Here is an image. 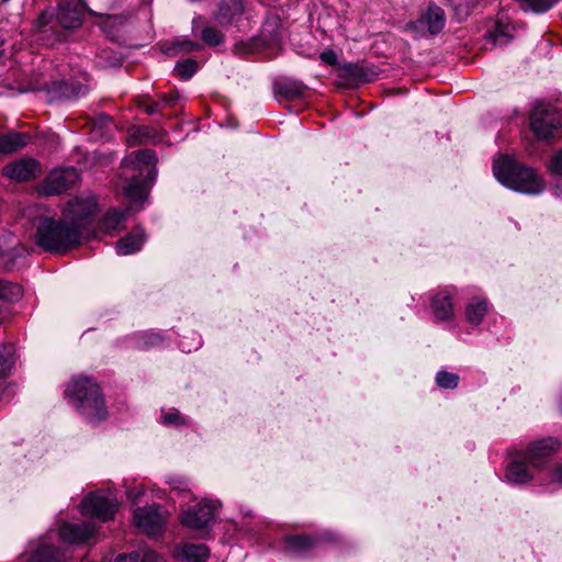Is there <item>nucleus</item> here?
<instances>
[{
    "instance_id": "nucleus-1",
    "label": "nucleus",
    "mask_w": 562,
    "mask_h": 562,
    "mask_svg": "<svg viewBox=\"0 0 562 562\" xmlns=\"http://www.w3.org/2000/svg\"><path fill=\"white\" fill-rule=\"evenodd\" d=\"M95 212L94 196L79 195L71 199L65 206L60 220L40 217L35 243L45 251L65 254L79 245L83 235L89 233Z\"/></svg>"
},
{
    "instance_id": "nucleus-2",
    "label": "nucleus",
    "mask_w": 562,
    "mask_h": 562,
    "mask_svg": "<svg viewBox=\"0 0 562 562\" xmlns=\"http://www.w3.org/2000/svg\"><path fill=\"white\" fill-rule=\"evenodd\" d=\"M156 162V155L149 149L134 151L123 160V173L131 179L124 193L132 203L146 198L149 186L157 177Z\"/></svg>"
},
{
    "instance_id": "nucleus-3",
    "label": "nucleus",
    "mask_w": 562,
    "mask_h": 562,
    "mask_svg": "<svg viewBox=\"0 0 562 562\" xmlns=\"http://www.w3.org/2000/svg\"><path fill=\"white\" fill-rule=\"evenodd\" d=\"M493 173L503 186L524 194L538 195L546 190V180L533 168L509 156L494 160Z\"/></svg>"
},
{
    "instance_id": "nucleus-4",
    "label": "nucleus",
    "mask_w": 562,
    "mask_h": 562,
    "mask_svg": "<svg viewBox=\"0 0 562 562\" xmlns=\"http://www.w3.org/2000/svg\"><path fill=\"white\" fill-rule=\"evenodd\" d=\"M65 397L83 418L105 419L108 411L104 396L95 381L88 376H74L64 391Z\"/></svg>"
},
{
    "instance_id": "nucleus-5",
    "label": "nucleus",
    "mask_w": 562,
    "mask_h": 562,
    "mask_svg": "<svg viewBox=\"0 0 562 562\" xmlns=\"http://www.w3.org/2000/svg\"><path fill=\"white\" fill-rule=\"evenodd\" d=\"M562 114L550 106L537 105L530 115V126L538 138L547 139L561 126Z\"/></svg>"
},
{
    "instance_id": "nucleus-6",
    "label": "nucleus",
    "mask_w": 562,
    "mask_h": 562,
    "mask_svg": "<svg viewBox=\"0 0 562 562\" xmlns=\"http://www.w3.org/2000/svg\"><path fill=\"white\" fill-rule=\"evenodd\" d=\"M135 526L148 536H158L164 531L166 516L160 512L159 505L138 507L134 510Z\"/></svg>"
},
{
    "instance_id": "nucleus-7",
    "label": "nucleus",
    "mask_w": 562,
    "mask_h": 562,
    "mask_svg": "<svg viewBox=\"0 0 562 562\" xmlns=\"http://www.w3.org/2000/svg\"><path fill=\"white\" fill-rule=\"evenodd\" d=\"M81 513L106 521L113 518L117 508V501L111 494H89L80 504Z\"/></svg>"
},
{
    "instance_id": "nucleus-8",
    "label": "nucleus",
    "mask_w": 562,
    "mask_h": 562,
    "mask_svg": "<svg viewBox=\"0 0 562 562\" xmlns=\"http://www.w3.org/2000/svg\"><path fill=\"white\" fill-rule=\"evenodd\" d=\"M79 180V173L74 167L52 170L41 186V192L45 195L59 194Z\"/></svg>"
},
{
    "instance_id": "nucleus-9",
    "label": "nucleus",
    "mask_w": 562,
    "mask_h": 562,
    "mask_svg": "<svg viewBox=\"0 0 562 562\" xmlns=\"http://www.w3.org/2000/svg\"><path fill=\"white\" fill-rule=\"evenodd\" d=\"M215 513L214 505L201 502L193 507L182 509L179 519L182 526L192 530H201L214 520Z\"/></svg>"
},
{
    "instance_id": "nucleus-10",
    "label": "nucleus",
    "mask_w": 562,
    "mask_h": 562,
    "mask_svg": "<svg viewBox=\"0 0 562 562\" xmlns=\"http://www.w3.org/2000/svg\"><path fill=\"white\" fill-rule=\"evenodd\" d=\"M560 441L551 437L533 441L526 451V460L528 464L541 468L560 449Z\"/></svg>"
},
{
    "instance_id": "nucleus-11",
    "label": "nucleus",
    "mask_w": 562,
    "mask_h": 562,
    "mask_svg": "<svg viewBox=\"0 0 562 562\" xmlns=\"http://www.w3.org/2000/svg\"><path fill=\"white\" fill-rule=\"evenodd\" d=\"M53 537V533L42 537L37 548L26 558V562H65L68 559L67 552L54 546Z\"/></svg>"
},
{
    "instance_id": "nucleus-12",
    "label": "nucleus",
    "mask_w": 562,
    "mask_h": 562,
    "mask_svg": "<svg viewBox=\"0 0 562 562\" xmlns=\"http://www.w3.org/2000/svg\"><path fill=\"white\" fill-rule=\"evenodd\" d=\"M2 173L16 182L30 181L38 176L40 165L32 158H21L5 165Z\"/></svg>"
},
{
    "instance_id": "nucleus-13",
    "label": "nucleus",
    "mask_w": 562,
    "mask_h": 562,
    "mask_svg": "<svg viewBox=\"0 0 562 562\" xmlns=\"http://www.w3.org/2000/svg\"><path fill=\"white\" fill-rule=\"evenodd\" d=\"M430 308L437 323H450L454 319V303L451 291H438L431 299Z\"/></svg>"
},
{
    "instance_id": "nucleus-14",
    "label": "nucleus",
    "mask_w": 562,
    "mask_h": 562,
    "mask_svg": "<svg viewBox=\"0 0 562 562\" xmlns=\"http://www.w3.org/2000/svg\"><path fill=\"white\" fill-rule=\"evenodd\" d=\"M95 532L94 524H63L58 531V538L64 542L79 543L92 538Z\"/></svg>"
},
{
    "instance_id": "nucleus-15",
    "label": "nucleus",
    "mask_w": 562,
    "mask_h": 562,
    "mask_svg": "<svg viewBox=\"0 0 562 562\" xmlns=\"http://www.w3.org/2000/svg\"><path fill=\"white\" fill-rule=\"evenodd\" d=\"M57 22L66 30H75L81 25V11L78 4L66 1L58 5L56 13Z\"/></svg>"
},
{
    "instance_id": "nucleus-16",
    "label": "nucleus",
    "mask_w": 562,
    "mask_h": 562,
    "mask_svg": "<svg viewBox=\"0 0 562 562\" xmlns=\"http://www.w3.org/2000/svg\"><path fill=\"white\" fill-rule=\"evenodd\" d=\"M243 13V0H222L215 19L221 25L226 26L237 22Z\"/></svg>"
},
{
    "instance_id": "nucleus-17",
    "label": "nucleus",
    "mask_w": 562,
    "mask_h": 562,
    "mask_svg": "<svg viewBox=\"0 0 562 562\" xmlns=\"http://www.w3.org/2000/svg\"><path fill=\"white\" fill-rule=\"evenodd\" d=\"M490 311V304L483 296H474L464 306L465 319L469 324L477 326L482 324Z\"/></svg>"
},
{
    "instance_id": "nucleus-18",
    "label": "nucleus",
    "mask_w": 562,
    "mask_h": 562,
    "mask_svg": "<svg viewBox=\"0 0 562 562\" xmlns=\"http://www.w3.org/2000/svg\"><path fill=\"white\" fill-rule=\"evenodd\" d=\"M145 234L142 228H135L131 234L116 243V251L121 256H127L138 251L145 243Z\"/></svg>"
},
{
    "instance_id": "nucleus-19",
    "label": "nucleus",
    "mask_w": 562,
    "mask_h": 562,
    "mask_svg": "<svg viewBox=\"0 0 562 562\" xmlns=\"http://www.w3.org/2000/svg\"><path fill=\"white\" fill-rule=\"evenodd\" d=\"M29 140V135L19 132L0 134V155L12 154L23 148Z\"/></svg>"
},
{
    "instance_id": "nucleus-20",
    "label": "nucleus",
    "mask_w": 562,
    "mask_h": 562,
    "mask_svg": "<svg viewBox=\"0 0 562 562\" xmlns=\"http://www.w3.org/2000/svg\"><path fill=\"white\" fill-rule=\"evenodd\" d=\"M177 557L186 562H205L210 557V550L204 544L187 543L177 550Z\"/></svg>"
},
{
    "instance_id": "nucleus-21",
    "label": "nucleus",
    "mask_w": 562,
    "mask_h": 562,
    "mask_svg": "<svg viewBox=\"0 0 562 562\" xmlns=\"http://www.w3.org/2000/svg\"><path fill=\"white\" fill-rule=\"evenodd\" d=\"M423 21L427 24L428 31L432 35L438 34L446 25L445 11L437 4L431 3L428 7L427 13L423 18Z\"/></svg>"
},
{
    "instance_id": "nucleus-22",
    "label": "nucleus",
    "mask_w": 562,
    "mask_h": 562,
    "mask_svg": "<svg viewBox=\"0 0 562 562\" xmlns=\"http://www.w3.org/2000/svg\"><path fill=\"white\" fill-rule=\"evenodd\" d=\"M315 540L308 536H290L284 539V549L293 555H301L313 549Z\"/></svg>"
},
{
    "instance_id": "nucleus-23",
    "label": "nucleus",
    "mask_w": 562,
    "mask_h": 562,
    "mask_svg": "<svg viewBox=\"0 0 562 562\" xmlns=\"http://www.w3.org/2000/svg\"><path fill=\"white\" fill-rule=\"evenodd\" d=\"M126 211H117L111 210L109 211L102 218L101 227L102 229L109 234L114 235L120 232L125 224L126 221Z\"/></svg>"
},
{
    "instance_id": "nucleus-24",
    "label": "nucleus",
    "mask_w": 562,
    "mask_h": 562,
    "mask_svg": "<svg viewBox=\"0 0 562 562\" xmlns=\"http://www.w3.org/2000/svg\"><path fill=\"white\" fill-rule=\"evenodd\" d=\"M22 295H23V291H22L21 285L10 282V281L0 280V300H2L3 302H7V303H12V302L19 301L22 297ZM0 310H1V312H0V323H1L4 317V313H5L3 305L1 303H0Z\"/></svg>"
},
{
    "instance_id": "nucleus-25",
    "label": "nucleus",
    "mask_w": 562,
    "mask_h": 562,
    "mask_svg": "<svg viewBox=\"0 0 562 562\" xmlns=\"http://www.w3.org/2000/svg\"><path fill=\"white\" fill-rule=\"evenodd\" d=\"M533 479L528 471L526 463L520 461L512 462L506 470V480L514 484H524Z\"/></svg>"
},
{
    "instance_id": "nucleus-26",
    "label": "nucleus",
    "mask_w": 562,
    "mask_h": 562,
    "mask_svg": "<svg viewBox=\"0 0 562 562\" xmlns=\"http://www.w3.org/2000/svg\"><path fill=\"white\" fill-rule=\"evenodd\" d=\"M162 342V336L154 331L138 333L130 339L131 346L140 350L160 346Z\"/></svg>"
},
{
    "instance_id": "nucleus-27",
    "label": "nucleus",
    "mask_w": 562,
    "mask_h": 562,
    "mask_svg": "<svg viewBox=\"0 0 562 562\" xmlns=\"http://www.w3.org/2000/svg\"><path fill=\"white\" fill-rule=\"evenodd\" d=\"M164 562L162 558L150 549H143L127 555H119L115 562Z\"/></svg>"
},
{
    "instance_id": "nucleus-28",
    "label": "nucleus",
    "mask_w": 562,
    "mask_h": 562,
    "mask_svg": "<svg viewBox=\"0 0 562 562\" xmlns=\"http://www.w3.org/2000/svg\"><path fill=\"white\" fill-rule=\"evenodd\" d=\"M59 90L64 97L76 99L86 95L89 91V87L78 81H63Z\"/></svg>"
},
{
    "instance_id": "nucleus-29",
    "label": "nucleus",
    "mask_w": 562,
    "mask_h": 562,
    "mask_svg": "<svg viewBox=\"0 0 562 562\" xmlns=\"http://www.w3.org/2000/svg\"><path fill=\"white\" fill-rule=\"evenodd\" d=\"M519 8L526 12L543 13L548 11L558 0H516Z\"/></svg>"
},
{
    "instance_id": "nucleus-30",
    "label": "nucleus",
    "mask_w": 562,
    "mask_h": 562,
    "mask_svg": "<svg viewBox=\"0 0 562 562\" xmlns=\"http://www.w3.org/2000/svg\"><path fill=\"white\" fill-rule=\"evenodd\" d=\"M459 380L460 378L458 374L447 370H439L435 376L437 386L446 390L457 389L459 385Z\"/></svg>"
},
{
    "instance_id": "nucleus-31",
    "label": "nucleus",
    "mask_w": 562,
    "mask_h": 562,
    "mask_svg": "<svg viewBox=\"0 0 562 562\" xmlns=\"http://www.w3.org/2000/svg\"><path fill=\"white\" fill-rule=\"evenodd\" d=\"M305 86L297 81H284L279 85L278 92L286 98L294 99L303 94Z\"/></svg>"
},
{
    "instance_id": "nucleus-32",
    "label": "nucleus",
    "mask_w": 562,
    "mask_h": 562,
    "mask_svg": "<svg viewBox=\"0 0 562 562\" xmlns=\"http://www.w3.org/2000/svg\"><path fill=\"white\" fill-rule=\"evenodd\" d=\"M200 35L209 46H218L224 41V34L213 26H204Z\"/></svg>"
},
{
    "instance_id": "nucleus-33",
    "label": "nucleus",
    "mask_w": 562,
    "mask_h": 562,
    "mask_svg": "<svg viewBox=\"0 0 562 562\" xmlns=\"http://www.w3.org/2000/svg\"><path fill=\"white\" fill-rule=\"evenodd\" d=\"M198 70V63L193 59H187L178 63L175 67L177 75L184 80L190 79Z\"/></svg>"
},
{
    "instance_id": "nucleus-34",
    "label": "nucleus",
    "mask_w": 562,
    "mask_h": 562,
    "mask_svg": "<svg viewBox=\"0 0 562 562\" xmlns=\"http://www.w3.org/2000/svg\"><path fill=\"white\" fill-rule=\"evenodd\" d=\"M547 169L553 177H562V149L557 150L548 160Z\"/></svg>"
},
{
    "instance_id": "nucleus-35",
    "label": "nucleus",
    "mask_w": 562,
    "mask_h": 562,
    "mask_svg": "<svg viewBox=\"0 0 562 562\" xmlns=\"http://www.w3.org/2000/svg\"><path fill=\"white\" fill-rule=\"evenodd\" d=\"M200 48H201V45L196 42L181 41V42H177L175 44V47L171 48V50H175V54H176L178 52L189 53V52L198 50ZM168 53L171 54L170 49H168Z\"/></svg>"
},
{
    "instance_id": "nucleus-36",
    "label": "nucleus",
    "mask_w": 562,
    "mask_h": 562,
    "mask_svg": "<svg viewBox=\"0 0 562 562\" xmlns=\"http://www.w3.org/2000/svg\"><path fill=\"white\" fill-rule=\"evenodd\" d=\"M169 484L172 486V488L177 492H179L180 494H190V490L188 487V482L182 479V477H179V476H175V477H171L169 480Z\"/></svg>"
},
{
    "instance_id": "nucleus-37",
    "label": "nucleus",
    "mask_w": 562,
    "mask_h": 562,
    "mask_svg": "<svg viewBox=\"0 0 562 562\" xmlns=\"http://www.w3.org/2000/svg\"><path fill=\"white\" fill-rule=\"evenodd\" d=\"M321 59L327 65H335L337 63V55L331 49H326L321 54Z\"/></svg>"
},
{
    "instance_id": "nucleus-38",
    "label": "nucleus",
    "mask_w": 562,
    "mask_h": 562,
    "mask_svg": "<svg viewBox=\"0 0 562 562\" xmlns=\"http://www.w3.org/2000/svg\"><path fill=\"white\" fill-rule=\"evenodd\" d=\"M12 251L13 249H4L0 247V260H2L3 265L8 268L12 265Z\"/></svg>"
},
{
    "instance_id": "nucleus-39",
    "label": "nucleus",
    "mask_w": 562,
    "mask_h": 562,
    "mask_svg": "<svg viewBox=\"0 0 562 562\" xmlns=\"http://www.w3.org/2000/svg\"><path fill=\"white\" fill-rule=\"evenodd\" d=\"M551 484H557L558 486H562V463L559 464L551 474Z\"/></svg>"
},
{
    "instance_id": "nucleus-40",
    "label": "nucleus",
    "mask_w": 562,
    "mask_h": 562,
    "mask_svg": "<svg viewBox=\"0 0 562 562\" xmlns=\"http://www.w3.org/2000/svg\"><path fill=\"white\" fill-rule=\"evenodd\" d=\"M182 420V417L180 415V412L172 408L170 411H168L165 416H164V422L166 423H169V422H179V420Z\"/></svg>"
},
{
    "instance_id": "nucleus-41",
    "label": "nucleus",
    "mask_w": 562,
    "mask_h": 562,
    "mask_svg": "<svg viewBox=\"0 0 562 562\" xmlns=\"http://www.w3.org/2000/svg\"><path fill=\"white\" fill-rule=\"evenodd\" d=\"M144 494V491L142 487H135L127 492V497L137 501L138 497H140Z\"/></svg>"
},
{
    "instance_id": "nucleus-42",
    "label": "nucleus",
    "mask_w": 562,
    "mask_h": 562,
    "mask_svg": "<svg viewBox=\"0 0 562 562\" xmlns=\"http://www.w3.org/2000/svg\"><path fill=\"white\" fill-rule=\"evenodd\" d=\"M177 100L176 97H162L161 100H160V103L165 104V105H170V104H173L175 101Z\"/></svg>"
},
{
    "instance_id": "nucleus-43",
    "label": "nucleus",
    "mask_w": 562,
    "mask_h": 562,
    "mask_svg": "<svg viewBox=\"0 0 562 562\" xmlns=\"http://www.w3.org/2000/svg\"><path fill=\"white\" fill-rule=\"evenodd\" d=\"M48 23V16L46 13H42L41 16L38 18V24L40 26H44Z\"/></svg>"
},
{
    "instance_id": "nucleus-44",
    "label": "nucleus",
    "mask_w": 562,
    "mask_h": 562,
    "mask_svg": "<svg viewBox=\"0 0 562 562\" xmlns=\"http://www.w3.org/2000/svg\"><path fill=\"white\" fill-rule=\"evenodd\" d=\"M157 108H158V103H157V104H154V105H148V106L146 108V112H147L148 114H153V113H155V112L157 111Z\"/></svg>"
},
{
    "instance_id": "nucleus-45",
    "label": "nucleus",
    "mask_w": 562,
    "mask_h": 562,
    "mask_svg": "<svg viewBox=\"0 0 562 562\" xmlns=\"http://www.w3.org/2000/svg\"><path fill=\"white\" fill-rule=\"evenodd\" d=\"M199 20H200V19H195V20H193V30H196V29H198Z\"/></svg>"
},
{
    "instance_id": "nucleus-46",
    "label": "nucleus",
    "mask_w": 562,
    "mask_h": 562,
    "mask_svg": "<svg viewBox=\"0 0 562 562\" xmlns=\"http://www.w3.org/2000/svg\"><path fill=\"white\" fill-rule=\"evenodd\" d=\"M555 195L557 196H561L562 195V190H560V188H557Z\"/></svg>"
},
{
    "instance_id": "nucleus-47",
    "label": "nucleus",
    "mask_w": 562,
    "mask_h": 562,
    "mask_svg": "<svg viewBox=\"0 0 562 562\" xmlns=\"http://www.w3.org/2000/svg\"><path fill=\"white\" fill-rule=\"evenodd\" d=\"M491 36H492V37H494V43H495V44L499 43V42H498V37H497L496 35H491Z\"/></svg>"
},
{
    "instance_id": "nucleus-48",
    "label": "nucleus",
    "mask_w": 562,
    "mask_h": 562,
    "mask_svg": "<svg viewBox=\"0 0 562 562\" xmlns=\"http://www.w3.org/2000/svg\"><path fill=\"white\" fill-rule=\"evenodd\" d=\"M89 13L92 14V15H97V13L92 10H89Z\"/></svg>"
},
{
    "instance_id": "nucleus-49",
    "label": "nucleus",
    "mask_w": 562,
    "mask_h": 562,
    "mask_svg": "<svg viewBox=\"0 0 562 562\" xmlns=\"http://www.w3.org/2000/svg\"><path fill=\"white\" fill-rule=\"evenodd\" d=\"M464 14H465V15H469L468 7L465 8Z\"/></svg>"
},
{
    "instance_id": "nucleus-50",
    "label": "nucleus",
    "mask_w": 562,
    "mask_h": 562,
    "mask_svg": "<svg viewBox=\"0 0 562 562\" xmlns=\"http://www.w3.org/2000/svg\"><path fill=\"white\" fill-rule=\"evenodd\" d=\"M181 348L186 350V346L183 345V342H181Z\"/></svg>"
},
{
    "instance_id": "nucleus-51",
    "label": "nucleus",
    "mask_w": 562,
    "mask_h": 562,
    "mask_svg": "<svg viewBox=\"0 0 562 562\" xmlns=\"http://www.w3.org/2000/svg\"><path fill=\"white\" fill-rule=\"evenodd\" d=\"M10 0H1L2 3H7L9 2Z\"/></svg>"
}]
</instances>
